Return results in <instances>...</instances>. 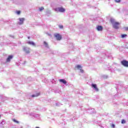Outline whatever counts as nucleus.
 <instances>
[{
  "mask_svg": "<svg viewBox=\"0 0 128 128\" xmlns=\"http://www.w3.org/2000/svg\"><path fill=\"white\" fill-rule=\"evenodd\" d=\"M110 22L112 24L114 28L118 30L120 28V22H116L114 19L111 18Z\"/></svg>",
  "mask_w": 128,
  "mask_h": 128,
  "instance_id": "f257e3e1",
  "label": "nucleus"
},
{
  "mask_svg": "<svg viewBox=\"0 0 128 128\" xmlns=\"http://www.w3.org/2000/svg\"><path fill=\"white\" fill-rule=\"evenodd\" d=\"M58 12H66V9H64L62 7L58 8Z\"/></svg>",
  "mask_w": 128,
  "mask_h": 128,
  "instance_id": "1a4fd4ad",
  "label": "nucleus"
},
{
  "mask_svg": "<svg viewBox=\"0 0 128 128\" xmlns=\"http://www.w3.org/2000/svg\"><path fill=\"white\" fill-rule=\"evenodd\" d=\"M40 93L38 92V93L36 94V95H34V94L32 95V97L35 98V96H40Z\"/></svg>",
  "mask_w": 128,
  "mask_h": 128,
  "instance_id": "ddd939ff",
  "label": "nucleus"
},
{
  "mask_svg": "<svg viewBox=\"0 0 128 128\" xmlns=\"http://www.w3.org/2000/svg\"><path fill=\"white\" fill-rule=\"evenodd\" d=\"M12 120L14 122H16V124H19L20 122L16 120V119H13Z\"/></svg>",
  "mask_w": 128,
  "mask_h": 128,
  "instance_id": "f3484780",
  "label": "nucleus"
},
{
  "mask_svg": "<svg viewBox=\"0 0 128 128\" xmlns=\"http://www.w3.org/2000/svg\"><path fill=\"white\" fill-rule=\"evenodd\" d=\"M59 82H62V84H66V81L64 79H60L59 80Z\"/></svg>",
  "mask_w": 128,
  "mask_h": 128,
  "instance_id": "9d476101",
  "label": "nucleus"
},
{
  "mask_svg": "<svg viewBox=\"0 0 128 128\" xmlns=\"http://www.w3.org/2000/svg\"><path fill=\"white\" fill-rule=\"evenodd\" d=\"M28 40H30V36H28Z\"/></svg>",
  "mask_w": 128,
  "mask_h": 128,
  "instance_id": "b1692460",
  "label": "nucleus"
},
{
  "mask_svg": "<svg viewBox=\"0 0 128 128\" xmlns=\"http://www.w3.org/2000/svg\"><path fill=\"white\" fill-rule=\"evenodd\" d=\"M14 58V56L12 55H10L8 56V58H6V62H10V60Z\"/></svg>",
  "mask_w": 128,
  "mask_h": 128,
  "instance_id": "39448f33",
  "label": "nucleus"
},
{
  "mask_svg": "<svg viewBox=\"0 0 128 128\" xmlns=\"http://www.w3.org/2000/svg\"><path fill=\"white\" fill-rule=\"evenodd\" d=\"M121 64L124 66H126L127 68L128 67V61L126 60H123L121 62Z\"/></svg>",
  "mask_w": 128,
  "mask_h": 128,
  "instance_id": "20e7f679",
  "label": "nucleus"
},
{
  "mask_svg": "<svg viewBox=\"0 0 128 128\" xmlns=\"http://www.w3.org/2000/svg\"><path fill=\"white\" fill-rule=\"evenodd\" d=\"M44 46L46 47L48 46V42H46V41H44Z\"/></svg>",
  "mask_w": 128,
  "mask_h": 128,
  "instance_id": "2eb2a0df",
  "label": "nucleus"
},
{
  "mask_svg": "<svg viewBox=\"0 0 128 128\" xmlns=\"http://www.w3.org/2000/svg\"><path fill=\"white\" fill-rule=\"evenodd\" d=\"M102 26H98L96 28V30H98V31H102Z\"/></svg>",
  "mask_w": 128,
  "mask_h": 128,
  "instance_id": "9b49d317",
  "label": "nucleus"
},
{
  "mask_svg": "<svg viewBox=\"0 0 128 128\" xmlns=\"http://www.w3.org/2000/svg\"><path fill=\"white\" fill-rule=\"evenodd\" d=\"M126 36H128V35L126 34H123L121 35V38H126Z\"/></svg>",
  "mask_w": 128,
  "mask_h": 128,
  "instance_id": "4468645a",
  "label": "nucleus"
},
{
  "mask_svg": "<svg viewBox=\"0 0 128 128\" xmlns=\"http://www.w3.org/2000/svg\"><path fill=\"white\" fill-rule=\"evenodd\" d=\"M44 10V7H41V8H39V10L40 12H42V10Z\"/></svg>",
  "mask_w": 128,
  "mask_h": 128,
  "instance_id": "dca6fc26",
  "label": "nucleus"
},
{
  "mask_svg": "<svg viewBox=\"0 0 128 128\" xmlns=\"http://www.w3.org/2000/svg\"><path fill=\"white\" fill-rule=\"evenodd\" d=\"M59 28H64V26H62V25H60V26H59Z\"/></svg>",
  "mask_w": 128,
  "mask_h": 128,
  "instance_id": "4be33fe9",
  "label": "nucleus"
},
{
  "mask_svg": "<svg viewBox=\"0 0 128 128\" xmlns=\"http://www.w3.org/2000/svg\"><path fill=\"white\" fill-rule=\"evenodd\" d=\"M126 30H128V28H126Z\"/></svg>",
  "mask_w": 128,
  "mask_h": 128,
  "instance_id": "393cba45",
  "label": "nucleus"
},
{
  "mask_svg": "<svg viewBox=\"0 0 128 128\" xmlns=\"http://www.w3.org/2000/svg\"><path fill=\"white\" fill-rule=\"evenodd\" d=\"M76 68H78V70H80V71L81 72H84V70H82V66H80V65H77V66H76Z\"/></svg>",
  "mask_w": 128,
  "mask_h": 128,
  "instance_id": "0eeeda50",
  "label": "nucleus"
},
{
  "mask_svg": "<svg viewBox=\"0 0 128 128\" xmlns=\"http://www.w3.org/2000/svg\"><path fill=\"white\" fill-rule=\"evenodd\" d=\"M23 50L26 54H28L30 52V49L28 47L24 46L23 48Z\"/></svg>",
  "mask_w": 128,
  "mask_h": 128,
  "instance_id": "7ed1b4c3",
  "label": "nucleus"
},
{
  "mask_svg": "<svg viewBox=\"0 0 128 128\" xmlns=\"http://www.w3.org/2000/svg\"><path fill=\"white\" fill-rule=\"evenodd\" d=\"M122 124H126V120H122Z\"/></svg>",
  "mask_w": 128,
  "mask_h": 128,
  "instance_id": "6ab92c4d",
  "label": "nucleus"
},
{
  "mask_svg": "<svg viewBox=\"0 0 128 128\" xmlns=\"http://www.w3.org/2000/svg\"><path fill=\"white\" fill-rule=\"evenodd\" d=\"M54 38H56L57 40H62V35L60 34H54Z\"/></svg>",
  "mask_w": 128,
  "mask_h": 128,
  "instance_id": "f03ea898",
  "label": "nucleus"
},
{
  "mask_svg": "<svg viewBox=\"0 0 128 128\" xmlns=\"http://www.w3.org/2000/svg\"><path fill=\"white\" fill-rule=\"evenodd\" d=\"M20 22L18 23V24L20 26L22 24H23L24 22V18H19Z\"/></svg>",
  "mask_w": 128,
  "mask_h": 128,
  "instance_id": "423d86ee",
  "label": "nucleus"
},
{
  "mask_svg": "<svg viewBox=\"0 0 128 128\" xmlns=\"http://www.w3.org/2000/svg\"><path fill=\"white\" fill-rule=\"evenodd\" d=\"M54 10H56V12H58V8H56Z\"/></svg>",
  "mask_w": 128,
  "mask_h": 128,
  "instance_id": "5701e85b",
  "label": "nucleus"
},
{
  "mask_svg": "<svg viewBox=\"0 0 128 128\" xmlns=\"http://www.w3.org/2000/svg\"><path fill=\"white\" fill-rule=\"evenodd\" d=\"M28 44H32V46H36V44L32 41H29L28 42Z\"/></svg>",
  "mask_w": 128,
  "mask_h": 128,
  "instance_id": "f8f14e48",
  "label": "nucleus"
},
{
  "mask_svg": "<svg viewBox=\"0 0 128 128\" xmlns=\"http://www.w3.org/2000/svg\"><path fill=\"white\" fill-rule=\"evenodd\" d=\"M0 118H1V116L0 115Z\"/></svg>",
  "mask_w": 128,
  "mask_h": 128,
  "instance_id": "bb28decb",
  "label": "nucleus"
},
{
  "mask_svg": "<svg viewBox=\"0 0 128 128\" xmlns=\"http://www.w3.org/2000/svg\"><path fill=\"white\" fill-rule=\"evenodd\" d=\"M17 14H20V11L18 10L16 12Z\"/></svg>",
  "mask_w": 128,
  "mask_h": 128,
  "instance_id": "a211bd4d",
  "label": "nucleus"
},
{
  "mask_svg": "<svg viewBox=\"0 0 128 128\" xmlns=\"http://www.w3.org/2000/svg\"><path fill=\"white\" fill-rule=\"evenodd\" d=\"M116 2H120V0H114Z\"/></svg>",
  "mask_w": 128,
  "mask_h": 128,
  "instance_id": "aec40b11",
  "label": "nucleus"
},
{
  "mask_svg": "<svg viewBox=\"0 0 128 128\" xmlns=\"http://www.w3.org/2000/svg\"><path fill=\"white\" fill-rule=\"evenodd\" d=\"M92 88H94V90H96V92H98V87H96V84H92Z\"/></svg>",
  "mask_w": 128,
  "mask_h": 128,
  "instance_id": "6e6552de",
  "label": "nucleus"
},
{
  "mask_svg": "<svg viewBox=\"0 0 128 128\" xmlns=\"http://www.w3.org/2000/svg\"><path fill=\"white\" fill-rule=\"evenodd\" d=\"M112 128H115V125L114 124H112V126H111Z\"/></svg>",
  "mask_w": 128,
  "mask_h": 128,
  "instance_id": "412c9836",
  "label": "nucleus"
},
{
  "mask_svg": "<svg viewBox=\"0 0 128 128\" xmlns=\"http://www.w3.org/2000/svg\"><path fill=\"white\" fill-rule=\"evenodd\" d=\"M36 128H40V127H36Z\"/></svg>",
  "mask_w": 128,
  "mask_h": 128,
  "instance_id": "a878e982",
  "label": "nucleus"
}]
</instances>
